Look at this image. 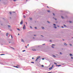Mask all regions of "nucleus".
Returning <instances> with one entry per match:
<instances>
[{
	"mask_svg": "<svg viewBox=\"0 0 73 73\" xmlns=\"http://www.w3.org/2000/svg\"><path fill=\"white\" fill-rule=\"evenodd\" d=\"M14 1H16V0H13Z\"/></svg>",
	"mask_w": 73,
	"mask_h": 73,
	"instance_id": "a19ab883",
	"label": "nucleus"
},
{
	"mask_svg": "<svg viewBox=\"0 0 73 73\" xmlns=\"http://www.w3.org/2000/svg\"><path fill=\"white\" fill-rule=\"evenodd\" d=\"M15 12H13V13H15Z\"/></svg>",
	"mask_w": 73,
	"mask_h": 73,
	"instance_id": "e2e57ef3",
	"label": "nucleus"
},
{
	"mask_svg": "<svg viewBox=\"0 0 73 73\" xmlns=\"http://www.w3.org/2000/svg\"><path fill=\"white\" fill-rule=\"evenodd\" d=\"M9 43H11V42H9Z\"/></svg>",
	"mask_w": 73,
	"mask_h": 73,
	"instance_id": "338daca9",
	"label": "nucleus"
},
{
	"mask_svg": "<svg viewBox=\"0 0 73 73\" xmlns=\"http://www.w3.org/2000/svg\"><path fill=\"white\" fill-rule=\"evenodd\" d=\"M69 22H70V23H72V21H69Z\"/></svg>",
	"mask_w": 73,
	"mask_h": 73,
	"instance_id": "473e14b6",
	"label": "nucleus"
},
{
	"mask_svg": "<svg viewBox=\"0 0 73 73\" xmlns=\"http://www.w3.org/2000/svg\"><path fill=\"white\" fill-rule=\"evenodd\" d=\"M11 48H12L13 49H15V48H13L11 47Z\"/></svg>",
	"mask_w": 73,
	"mask_h": 73,
	"instance_id": "37998d69",
	"label": "nucleus"
},
{
	"mask_svg": "<svg viewBox=\"0 0 73 73\" xmlns=\"http://www.w3.org/2000/svg\"><path fill=\"white\" fill-rule=\"evenodd\" d=\"M50 42H51V41H52V40H50Z\"/></svg>",
	"mask_w": 73,
	"mask_h": 73,
	"instance_id": "6e6d98bb",
	"label": "nucleus"
},
{
	"mask_svg": "<svg viewBox=\"0 0 73 73\" xmlns=\"http://www.w3.org/2000/svg\"><path fill=\"white\" fill-rule=\"evenodd\" d=\"M57 66H61V65H57Z\"/></svg>",
	"mask_w": 73,
	"mask_h": 73,
	"instance_id": "aec40b11",
	"label": "nucleus"
},
{
	"mask_svg": "<svg viewBox=\"0 0 73 73\" xmlns=\"http://www.w3.org/2000/svg\"><path fill=\"white\" fill-rule=\"evenodd\" d=\"M61 18H62V19H64V17L62 16H61Z\"/></svg>",
	"mask_w": 73,
	"mask_h": 73,
	"instance_id": "c756f323",
	"label": "nucleus"
},
{
	"mask_svg": "<svg viewBox=\"0 0 73 73\" xmlns=\"http://www.w3.org/2000/svg\"><path fill=\"white\" fill-rule=\"evenodd\" d=\"M47 11H48V12H50V11H49V10H48Z\"/></svg>",
	"mask_w": 73,
	"mask_h": 73,
	"instance_id": "72a5a7b5",
	"label": "nucleus"
},
{
	"mask_svg": "<svg viewBox=\"0 0 73 73\" xmlns=\"http://www.w3.org/2000/svg\"><path fill=\"white\" fill-rule=\"evenodd\" d=\"M40 36H42L43 37V35H40Z\"/></svg>",
	"mask_w": 73,
	"mask_h": 73,
	"instance_id": "864d4df0",
	"label": "nucleus"
},
{
	"mask_svg": "<svg viewBox=\"0 0 73 73\" xmlns=\"http://www.w3.org/2000/svg\"><path fill=\"white\" fill-rule=\"evenodd\" d=\"M11 38L12 39L13 38V37H12V35H11Z\"/></svg>",
	"mask_w": 73,
	"mask_h": 73,
	"instance_id": "dca6fc26",
	"label": "nucleus"
},
{
	"mask_svg": "<svg viewBox=\"0 0 73 73\" xmlns=\"http://www.w3.org/2000/svg\"><path fill=\"white\" fill-rule=\"evenodd\" d=\"M42 67H44V66L43 65H42Z\"/></svg>",
	"mask_w": 73,
	"mask_h": 73,
	"instance_id": "f704fd0d",
	"label": "nucleus"
},
{
	"mask_svg": "<svg viewBox=\"0 0 73 73\" xmlns=\"http://www.w3.org/2000/svg\"><path fill=\"white\" fill-rule=\"evenodd\" d=\"M23 29H26V26H25V25H24L23 27Z\"/></svg>",
	"mask_w": 73,
	"mask_h": 73,
	"instance_id": "f257e3e1",
	"label": "nucleus"
},
{
	"mask_svg": "<svg viewBox=\"0 0 73 73\" xmlns=\"http://www.w3.org/2000/svg\"><path fill=\"white\" fill-rule=\"evenodd\" d=\"M58 27H59V26H58Z\"/></svg>",
	"mask_w": 73,
	"mask_h": 73,
	"instance_id": "052dcab7",
	"label": "nucleus"
},
{
	"mask_svg": "<svg viewBox=\"0 0 73 73\" xmlns=\"http://www.w3.org/2000/svg\"><path fill=\"white\" fill-rule=\"evenodd\" d=\"M40 58V56H38L37 57V59H39V58Z\"/></svg>",
	"mask_w": 73,
	"mask_h": 73,
	"instance_id": "39448f33",
	"label": "nucleus"
},
{
	"mask_svg": "<svg viewBox=\"0 0 73 73\" xmlns=\"http://www.w3.org/2000/svg\"><path fill=\"white\" fill-rule=\"evenodd\" d=\"M42 29H44V27H42Z\"/></svg>",
	"mask_w": 73,
	"mask_h": 73,
	"instance_id": "f3484780",
	"label": "nucleus"
},
{
	"mask_svg": "<svg viewBox=\"0 0 73 73\" xmlns=\"http://www.w3.org/2000/svg\"><path fill=\"white\" fill-rule=\"evenodd\" d=\"M32 60H33V59H34V58H32Z\"/></svg>",
	"mask_w": 73,
	"mask_h": 73,
	"instance_id": "c03bdc74",
	"label": "nucleus"
},
{
	"mask_svg": "<svg viewBox=\"0 0 73 73\" xmlns=\"http://www.w3.org/2000/svg\"><path fill=\"white\" fill-rule=\"evenodd\" d=\"M25 47H26V48H27V46H25Z\"/></svg>",
	"mask_w": 73,
	"mask_h": 73,
	"instance_id": "13d9d810",
	"label": "nucleus"
},
{
	"mask_svg": "<svg viewBox=\"0 0 73 73\" xmlns=\"http://www.w3.org/2000/svg\"><path fill=\"white\" fill-rule=\"evenodd\" d=\"M52 45L53 46H54V44H52Z\"/></svg>",
	"mask_w": 73,
	"mask_h": 73,
	"instance_id": "c9c22d12",
	"label": "nucleus"
},
{
	"mask_svg": "<svg viewBox=\"0 0 73 73\" xmlns=\"http://www.w3.org/2000/svg\"><path fill=\"white\" fill-rule=\"evenodd\" d=\"M30 28H32V27H31V26L30 27Z\"/></svg>",
	"mask_w": 73,
	"mask_h": 73,
	"instance_id": "4c0bfd02",
	"label": "nucleus"
},
{
	"mask_svg": "<svg viewBox=\"0 0 73 73\" xmlns=\"http://www.w3.org/2000/svg\"><path fill=\"white\" fill-rule=\"evenodd\" d=\"M70 56H72V54H70Z\"/></svg>",
	"mask_w": 73,
	"mask_h": 73,
	"instance_id": "2eb2a0df",
	"label": "nucleus"
},
{
	"mask_svg": "<svg viewBox=\"0 0 73 73\" xmlns=\"http://www.w3.org/2000/svg\"><path fill=\"white\" fill-rule=\"evenodd\" d=\"M29 15H30V12H29Z\"/></svg>",
	"mask_w": 73,
	"mask_h": 73,
	"instance_id": "bf43d9fd",
	"label": "nucleus"
},
{
	"mask_svg": "<svg viewBox=\"0 0 73 73\" xmlns=\"http://www.w3.org/2000/svg\"><path fill=\"white\" fill-rule=\"evenodd\" d=\"M31 63H34V62H31Z\"/></svg>",
	"mask_w": 73,
	"mask_h": 73,
	"instance_id": "7c9ffc66",
	"label": "nucleus"
},
{
	"mask_svg": "<svg viewBox=\"0 0 73 73\" xmlns=\"http://www.w3.org/2000/svg\"><path fill=\"white\" fill-rule=\"evenodd\" d=\"M11 31H12V30H10Z\"/></svg>",
	"mask_w": 73,
	"mask_h": 73,
	"instance_id": "680f3d73",
	"label": "nucleus"
},
{
	"mask_svg": "<svg viewBox=\"0 0 73 73\" xmlns=\"http://www.w3.org/2000/svg\"><path fill=\"white\" fill-rule=\"evenodd\" d=\"M21 42H24V40H23V39H21Z\"/></svg>",
	"mask_w": 73,
	"mask_h": 73,
	"instance_id": "20e7f679",
	"label": "nucleus"
},
{
	"mask_svg": "<svg viewBox=\"0 0 73 73\" xmlns=\"http://www.w3.org/2000/svg\"><path fill=\"white\" fill-rule=\"evenodd\" d=\"M37 60H38V59H37V58H36V60H35V61H37Z\"/></svg>",
	"mask_w": 73,
	"mask_h": 73,
	"instance_id": "393cba45",
	"label": "nucleus"
},
{
	"mask_svg": "<svg viewBox=\"0 0 73 73\" xmlns=\"http://www.w3.org/2000/svg\"><path fill=\"white\" fill-rule=\"evenodd\" d=\"M8 27H9V28H10L11 27V26H10V25H8Z\"/></svg>",
	"mask_w": 73,
	"mask_h": 73,
	"instance_id": "4468645a",
	"label": "nucleus"
},
{
	"mask_svg": "<svg viewBox=\"0 0 73 73\" xmlns=\"http://www.w3.org/2000/svg\"><path fill=\"white\" fill-rule=\"evenodd\" d=\"M53 15H54H54H55V14H54V13H53Z\"/></svg>",
	"mask_w": 73,
	"mask_h": 73,
	"instance_id": "c85d7f7f",
	"label": "nucleus"
},
{
	"mask_svg": "<svg viewBox=\"0 0 73 73\" xmlns=\"http://www.w3.org/2000/svg\"><path fill=\"white\" fill-rule=\"evenodd\" d=\"M35 29H37V27H35Z\"/></svg>",
	"mask_w": 73,
	"mask_h": 73,
	"instance_id": "6ab92c4d",
	"label": "nucleus"
},
{
	"mask_svg": "<svg viewBox=\"0 0 73 73\" xmlns=\"http://www.w3.org/2000/svg\"><path fill=\"white\" fill-rule=\"evenodd\" d=\"M9 13H10V15H11V14H12V12H9Z\"/></svg>",
	"mask_w": 73,
	"mask_h": 73,
	"instance_id": "5701e85b",
	"label": "nucleus"
},
{
	"mask_svg": "<svg viewBox=\"0 0 73 73\" xmlns=\"http://www.w3.org/2000/svg\"><path fill=\"white\" fill-rule=\"evenodd\" d=\"M29 19L31 20H32V18H29Z\"/></svg>",
	"mask_w": 73,
	"mask_h": 73,
	"instance_id": "ddd939ff",
	"label": "nucleus"
},
{
	"mask_svg": "<svg viewBox=\"0 0 73 73\" xmlns=\"http://www.w3.org/2000/svg\"><path fill=\"white\" fill-rule=\"evenodd\" d=\"M43 45H45V44H42Z\"/></svg>",
	"mask_w": 73,
	"mask_h": 73,
	"instance_id": "603ef678",
	"label": "nucleus"
},
{
	"mask_svg": "<svg viewBox=\"0 0 73 73\" xmlns=\"http://www.w3.org/2000/svg\"><path fill=\"white\" fill-rule=\"evenodd\" d=\"M64 27H66V26L65 25H64Z\"/></svg>",
	"mask_w": 73,
	"mask_h": 73,
	"instance_id": "cd10ccee",
	"label": "nucleus"
},
{
	"mask_svg": "<svg viewBox=\"0 0 73 73\" xmlns=\"http://www.w3.org/2000/svg\"><path fill=\"white\" fill-rule=\"evenodd\" d=\"M70 45V46H72V44H69Z\"/></svg>",
	"mask_w": 73,
	"mask_h": 73,
	"instance_id": "412c9836",
	"label": "nucleus"
},
{
	"mask_svg": "<svg viewBox=\"0 0 73 73\" xmlns=\"http://www.w3.org/2000/svg\"><path fill=\"white\" fill-rule=\"evenodd\" d=\"M47 22L48 23V24H50V22L49 21H47Z\"/></svg>",
	"mask_w": 73,
	"mask_h": 73,
	"instance_id": "9b49d317",
	"label": "nucleus"
},
{
	"mask_svg": "<svg viewBox=\"0 0 73 73\" xmlns=\"http://www.w3.org/2000/svg\"><path fill=\"white\" fill-rule=\"evenodd\" d=\"M52 73V72H48V73Z\"/></svg>",
	"mask_w": 73,
	"mask_h": 73,
	"instance_id": "49530a36",
	"label": "nucleus"
},
{
	"mask_svg": "<svg viewBox=\"0 0 73 73\" xmlns=\"http://www.w3.org/2000/svg\"><path fill=\"white\" fill-rule=\"evenodd\" d=\"M52 56H53V57H54V58H56V56H55L54 55H52Z\"/></svg>",
	"mask_w": 73,
	"mask_h": 73,
	"instance_id": "423d86ee",
	"label": "nucleus"
},
{
	"mask_svg": "<svg viewBox=\"0 0 73 73\" xmlns=\"http://www.w3.org/2000/svg\"><path fill=\"white\" fill-rule=\"evenodd\" d=\"M43 60H44V58H42V59Z\"/></svg>",
	"mask_w": 73,
	"mask_h": 73,
	"instance_id": "de8ad7c7",
	"label": "nucleus"
},
{
	"mask_svg": "<svg viewBox=\"0 0 73 73\" xmlns=\"http://www.w3.org/2000/svg\"><path fill=\"white\" fill-rule=\"evenodd\" d=\"M27 46H29V44H28L27 45Z\"/></svg>",
	"mask_w": 73,
	"mask_h": 73,
	"instance_id": "4d7b16f0",
	"label": "nucleus"
},
{
	"mask_svg": "<svg viewBox=\"0 0 73 73\" xmlns=\"http://www.w3.org/2000/svg\"><path fill=\"white\" fill-rule=\"evenodd\" d=\"M17 29L18 30V31H20V30L19 29L17 28Z\"/></svg>",
	"mask_w": 73,
	"mask_h": 73,
	"instance_id": "f8f14e48",
	"label": "nucleus"
},
{
	"mask_svg": "<svg viewBox=\"0 0 73 73\" xmlns=\"http://www.w3.org/2000/svg\"><path fill=\"white\" fill-rule=\"evenodd\" d=\"M20 24L21 25H22L23 24V20H22V21L20 23Z\"/></svg>",
	"mask_w": 73,
	"mask_h": 73,
	"instance_id": "7ed1b4c3",
	"label": "nucleus"
},
{
	"mask_svg": "<svg viewBox=\"0 0 73 73\" xmlns=\"http://www.w3.org/2000/svg\"><path fill=\"white\" fill-rule=\"evenodd\" d=\"M23 52H25V50H23Z\"/></svg>",
	"mask_w": 73,
	"mask_h": 73,
	"instance_id": "a211bd4d",
	"label": "nucleus"
},
{
	"mask_svg": "<svg viewBox=\"0 0 73 73\" xmlns=\"http://www.w3.org/2000/svg\"><path fill=\"white\" fill-rule=\"evenodd\" d=\"M25 15H23V17H24V18H25Z\"/></svg>",
	"mask_w": 73,
	"mask_h": 73,
	"instance_id": "b1692460",
	"label": "nucleus"
},
{
	"mask_svg": "<svg viewBox=\"0 0 73 73\" xmlns=\"http://www.w3.org/2000/svg\"><path fill=\"white\" fill-rule=\"evenodd\" d=\"M54 64H55V65H56V64H57L56 63V62H54Z\"/></svg>",
	"mask_w": 73,
	"mask_h": 73,
	"instance_id": "4be33fe9",
	"label": "nucleus"
},
{
	"mask_svg": "<svg viewBox=\"0 0 73 73\" xmlns=\"http://www.w3.org/2000/svg\"><path fill=\"white\" fill-rule=\"evenodd\" d=\"M63 41H64V39H63Z\"/></svg>",
	"mask_w": 73,
	"mask_h": 73,
	"instance_id": "69168bd1",
	"label": "nucleus"
},
{
	"mask_svg": "<svg viewBox=\"0 0 73 73\" xmlns=\"http://www.w3.org/2000/svg\"><path fill=\"white\" fill-rule=\"evenodd\" d=\"M2 55H5V54H1V56H2Z\"/></svg>",
	"mask_w": 73,
	"mask_h": 73,
	"instance_id": "bb28decb",
	"label": "nucleus"
},
{
	"mask_svg": "<svg viewBox=\"0 0 73 73\" xmlns=\"http://www.w3.org/2000/svg\"><path fill=\"white\" fill-rule=\"evenodd\" d=\"M62 28H64V27L63 26H62Z\"/></svg>",
	"mask_w": 73,
	"mask_h": 73,
	"instance_id": "e433bc0d",
	"label": "nucleus"
},
{
	"mask_svg": "<svg viewBox=\"0 0 73 73\" xmlns=\"http://www.w3.org/2000/svg\"><path fill=\"white\" fill-rule=\"evenodd\" d=\"M60 54H62V53L60 52Z\"/></svg>",
	"mask_w": 73,
	"mask_h": 73,
	"instance_id": "58836bf2",
	"label": "nucleus"
},
{
	"mask_svg": "<svg viewBox=\"0 0 73 73\" xmlns=\"http://www.w3.org/2000/svg\"><path fill=\"white\" fill-rule=\"evenodd\" d=\"M32 50L33 51H36V49H33Z\"/></svg>",
	"mask_w": 73,
	"mask_h": 73,
	"instance_id": "0eeeda50",
	"label": "nucleus"
},
{
	"mask_svg": "<svg viewBox=\"0 0 73 73\" xmlns=\"http://www.w3.org/2000/svg\"><path fill=\"white\" fill-rule=\"evenodd\" d=\"M64 45H67L66 43H64Z\"/></svg>",
	"mask_w": 73,
	"mask_h": 73,
	"instance_id": "6e6552de",
	"label": "nucleus"
},
{
	"mask_svg": "<svg viewBox=\"0 0 73 73\" xmlns=\"http://www.w3.org/2000/svg\"><path fill=\"white\" fill-rule=\"evenodd\" d=\"M26 24H27V22H26Z\"/></svg>",
	"mask_w": 73,
	"mask_h": 73,
	"instance_id": "8fccbe9b",
	"label": "nucleus"
},
{
	"mask_svg": "<svg viewBox=\"0 0 73 73\" xmlns=\"http://www.w3.org/2000/svg\"><path fill=\"white\" fill-rule=\"evenodd\" d=\"M71 59H73V57H71Z\"/></svg>",
	"mask_w": 73,
	"mask_h": 73,
	"instance_id": "a18cd8bd",
	"label": "nucleus"
},
{
	"mask_svg": "<svg viewBox=\"0 0 73 73\" xmlns=\"http://www.w3.org/2000/svg\"><path fill=\"white\" fill-rule=\"evenodd\" d=\"M34 36H36V35H34Z\"/></svg>",
	"mask_w": 73,
	"mask_h": 73,
	"instance_id": "09e8293b",
	"label": "nucleus"
},
{
	"mask_svg": "<svg viewBox=\"0 0 73 73\" xmlns=\"http://www.w3.org/2000/svg\"><path fill=\"white\" fill-rule=\"evenodd\" d=\"M53 19H55V20H57V19L54 18V17H53Z\"/></svg>",
	"mask_w": 73,
	"mask_h": 73,
	"instance_id": "a878e982",
	"label": "nucleus"
},
{
	"mask_svg": "<svg viewBox=\"0 0 73 73\" xmlns=\"http://www.w3.org/2000/svg\"><path fill=\"white\" fill-rule=\"evenodd\" d=\"M72 38H73V37H72Z\"/></svg>",
	"mask_w": 73,
	"mask_h": 73,
	"instance_id": "774afa93",
	"label": "nucleus"
},
{
	"mask_svg": "<svg viewBox=\"0 0 73 73\" xmlns=\"http://www.w3.org/2000/svg\"><path fill=\"white\" fill-rule=\"evenodd\" d=\"M57 65H56V66H57Z\"/></svg>",
	"mask_w": 73,
	"mask_h": 73,
	"instance_id": "0e129e2a",
	"label": "nucleus"
},
{
	"mask_svg": "<svg viewBox=\"0 0 73 73\" xmlns=\"http://www.w3.org/2000/svg\"><path fill=\"white\" fill-rule=\"evenodd\" d=\"M53 66H54V65H53L52 66V67H51L49 68V70H51V69H52V68H53Z\"/></svg>",
	"mask_w": 73,
	"mask_h": 73,
	"instance_id": "f03ea898",
	"label": "nucleus"
},
{
	"mask_svg": "<svg viewBox=\"0 0 73 73\" xmlns=\"http://www.w3.org/2000/svg\"><path fill=\"white\" fill-rule=\"evenodd\" d=\"M14 67H15V68H18V66H14Z\"/></svg>",
	"mask_w": 73,
	"mask_h": 73,
	"instance_id": "1a4fd4ad",
	"label": "nucleus"
},
{
	"mask_svg": "<svg viewBox=\"0 0 73 73\" xmlns=\"http://www.w3.org/2000/svg\"><path fill=\"white\" fill-rule=\"evenodd\" d=\"M53 25H54L55 26H56V24H53Z\"/></svg>",
	"mask_w": 73,
	"mask_h": 73,
	"instance_id": "ea45409f",
	"label": "nucleus"
},
{
	"mask_svg": "<svg viewBox=\"0 0 73 73\" xmlns=\"http://www.w3.org/2000/svg\"><path fill=\"white\" fill-rule=\"evenodd\" d=\"M51 47H52V48H54V47L53 46H52Z\"/></svg>",
	"mask_w": 73,
	"mask_h": 73,
	"instance_id": "79ce46f5",
	"label": "nucleus"
},
{
	"mask_svg": "<svg viewBox=\"0 0 73 73\" xmlns=\"http://www.w3.org/2000/svg\"><path fill=\"white\" fill-rule=\"evenodd\" d=\"M8 33H6V36H8Z\"/></svg>",
	"mask_w": 73,
	"mask_h": 73,
	"instance_id": "9d476101",
	"label": "nucleus"
},
{
	"mask_svg": "<svg viewBox=\"0 0 73 73\" xmlns=\"http://www.w3.org/2000/svg\"><path fill=\"white\" fill-rule=\"evenodd\" d=\"M18 35H20V34H19V33L18 34Z\"/></svg>",
	"mask_w": 73,
	"mask_h": 73,
	"instance_id": "3c124183",
	"label": "nucleus"
},
{
	"mask_svg": "<svg viewBox=\"0 0 73 73\" xmlns=\"http://www.w3.org/2000/svg\"><path fill=\"white\" fill-rule=\"evenodd\" d=\"M47 8H49V7L48 6H47Z\"/></svg>",
	"mask_w": 73,
	"mask_h": 73,
	"instance_id": "5fc2aeb1",
	"label": "nucleus"
},
{
	"mask_svg": "<svg viewBox=\"0 0 73 73\" xmlns=\"http://www.w3.org/2000/svg\"><path fill=\"white\" fill-rule=\"evenodd\" d=\"M54 28H55V29L57 28V27H56V26H55L54 27Z\"/></svg>",
	"mask_w": 73,
	"mask_h": 73,
	"instance_id": "2f4dec72",
	"label": "nucleus"
}]
</instances>
